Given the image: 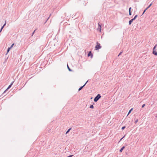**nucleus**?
Instances as JSON below:
<instances>
[{"label": "nucleus", "mask_w": 157, "mask_h": 157, "mask_svg": "<svg viewBox=\"0 0 157 157\" xmlns=\"http://www.w3.org/2000/svg\"><path fill=\"white\" fill-rule=\"evenodd\" d=\"M157 46V44H156L153 48L152 53L154 55L157 56V52H156V49H155L156 47Z\"/></svg>", "instance_id": "obj_1"}, {"label": "nucleus", "mask_w": 157, "mask_h": 157, "mask_svg": "<svg viewBox=\"0 0 157 157\" xmlns=\"http://www.w3.org/2000/svg\"><path fill=\"white\" fill-rule=\"evenodd\" d=\"M101 96L100 94H98L94 98V102H97L101 98Z\"/></svg>", "instance_id": "obj_2"}, {"label": "nucleus", "mask_w": 157, "mask_h": 157, "mask_svg": "<svg viewBox=\"0 0 157 157\" xmlns=\"http://www.w3.org/2000/svg\"><path fill=\"white\" fill-rule=\"evenodd\" d=\"M97 45L95 46V48L96 50H98L101 48V46L100 43H98V42H97Z\"/></svg>", "instance_id": "obj_3"}, {"label": "nucleus", "mask_w": 157, "mask_h": 157, "mask_svg": "<svg viewBox=\"0 0 157 157\" xmlns=\"http://www.w3.org/2000/svg\"><path fill=\"white\" fill-rule=\"evenodd\" d=\"M98 26L97 29V30L98 31H99V32H101V25L99 24V23H98Z\"/></svg>", "instance_id": "obj_4"}, {"label": "nucleus", "mask_w": 157, "mask_h": 157, "mask_svg": "<svg viewBox=\"0 0 157 157\" xmlns=\"http://www.w3.org/2000/svg\"><path fill=\"white\" fill-rule=\"evenodd\" d=\"M88 82V81H86V82L82 86H81L79 89H78V90L79 91H80V90H81L82 88H83L85 86V85H86V84L87 83V82Z\"/></svg>", "instance_id": "obj_5"}, {"label": "nucleus", "mask_w": 157, "mask_h": 157, "mask_svg": "<svg viewBox=\"0 0 157 157\" xmlns=\"http://www.w3.org/2000/svg\"><path fill=\"white\" fill-rule=\"evenodd\" d=\"M13 82H12L8 86L7 88L5 91L4 92L6 91L8 89H10L11 86L13 84Z\"/></svg>", "instance_id": "obj_6"}, {"label": "nucleus", "mask_w": 157, "mask_h": 157, "mask_svg": "<svg viewBox=\"0 0 157 157\" xmlns=\"http://www.w3.org/2000/svg\"><path fill=\"white\" fill-rule=\"evenodd\" d=\"M88 56H91V58H92L93 56V55L92 53L91 52H90L88 54Z\"/></svg>", "instance_id": "obj_7"}, {"label": "nucleus", "mask_w": 157, "mask_h": 157, "mask_svg": "<svg viewBox=\"0 0 157 157\" xmlns=\"http://www.w3.org/2000/svg\"><path fill=\"white\" fill-rule=\"evenodd\" d=\"M134 20L132 19L131 20H130L129 21V25H130L132 23V21H134Z\"/></svg>", "instance_id": "obj_8"}, {"label": "nucleus", "mask_w": 157, "mask_h": 157, "mask_svg": "<svg viewBox=\"0 0 157 157\" xmlns=\"http://www.w3.org/2000/svg\"><path fill=\"white\" fill-rule=\"evenodd\" d=\"M132 9V8L131 7H130L129 8V15H132V13H131V9Z\"/></svg>", "instance_id": "obj_9"}, {"label": "nucleus", "mask_w": 157, "mask_h": 157, "mask_svg": "<svg viewBox=\"0 0 157 157\" xmlns=\"http://www.w3.org/2000/svg\"><path fill=\"white\" fill-rule=\"evenodd\" d=\"M125 148L124 146H123L122 147V148L120 149V151L121 152H122L123 150Z\"/></svg>", "instance_id": "obj_10"}, {"label": "nucleus", "mask_w": 157, "mask_h": 157, "mask_svg": "<svg viewBox=\"0 0 157 157\" xmlns=\"http://www.w3.org/2000/svg\"><path fill=\"white\" fill-rule=\"evenodd\" d=\"M67 67L68 68V70L70 71H72V70L70 68V67H69V66H68V64H67Z\"/></svg>", "instance_id": "obj_11"}, {"label": "nucleus", "mask_w": 157, "mask_h": 157, "mask_svg": "<svg viewBox=\"0 0 157 157\" xmlns=\"http://www.w3.org/2000/svg\"><path fill=\"white\" fill-rule=\"evenodd\" d=\"M133 110V108L131 109L130 110H129V111L128 112V114L127 116H128L129 114Z\"/></svg>", "instance_id": "obj_12"}, {"label": "nucleus", "mask_w": 157, "mask_h": 157, "mask_svg": "<svg viewBox=\"0 0 157 157\" xmlns=\"http://www.w3.org/2000/svg\"><path fill=\"white\" fill-rule=\"evenodd\" d=\"M71 128H69V129H68V130L66 132V134H67L68 133V132H69L70 130H71Z\"/></svg>", "instance_id": "obj_13"}, {"label": "nucleus", "mask_w": 157, "mask_h": 157, "mask_svg": "<svg viewBox=\"0 0 157 157\" xmlns=\"http://www.w3.org/2000/svg\"><path fill=\"white\" fill-rule=\"evenodd\" d=\"M11 49V48L10 47L8 48L6 54H7L9 52V51H10Z\"/></svg>", "instance_id": "obj_14"}, {"label": "nucleus", "mask_w": 157, "mask_h": 157, "mask_svg": "<svg viewBox=\"0 0 157 157\" xmlns=\"http://www.w3.org/2000/svg\"><path fill=\"white\" fill-rule=\"evenodd\" d=\"M137 16H138L137 15H136L133 18H132V19L134 20H135L136 19L137 17Z\"/></svg>", "instance_id": "obj_15"}, {"label": "nucleus", "mask_w": 157, "mask_h": 157, "mask_svg": "<svg viewBox=\"0 0 157 157\" xmlns=\"http://www.w3.org/2000/svg\"><path fill=\"white\" fill-rule=\"evenodd\" d=\"M90 108L91 109H93L94 108V106L93 105H92L90 106Z\"/></svg>", "instance_id": "obj_16"}, {"label": "nucleus", "mask_w": 157, "mask_h": 157, "mask_svg": "<svg viewBox=\"0 0 157 157\" xmlns=\"http://www.w3.org/2000/svg\"><path fill=\"white\" fill-rule=\"evenodd\" d=\"M152 3H151L150 4V5L147 7V9H148L150 8V7L152 5Z\"/></svg>", "instance_id": "obj_17"}, {"label": "nucleus", "mask_w": 157, "mask_h": 157, "mask_svg": "<svg viewBox=\"0 0 157 157\" xmlns=\"http://www.w3.org/2000/svg\"><path fill=\"white\" fill-rule=\"evenodd\" d=\"M123 52V51H121L120 52V53L118 55V56H120L122 53Z\"/></svg>", "instance_id": "obj_18"}, {"label": "nucleus", "mask_w": 157, "mask_h": 157, "mask_svg": "<svg viewBox=\"0 0 157 157\" xmlns=\"http://www.w3.org/2000/svg\"><path fill=\"white\" fill-rule=\"evenodd\" d=\"M51 14H50V15H49V17L48 18V19H47V20L46 21H45V23H46L47 22V21L48 20V19H49V17H50L51 16Z\"/></svg>", "instance_id": "obj_19"}, {"label": "nucleus", "mask_w": 157, "mask_h": 157, "mask_svg": "<svg viewBox=\"0 0 157 157\" xmlns=\"http://www.w3.org/2000/svg\"><path fill=\"white\" fill-rule=\"evenodd\" d=\"M14 45V44H13L11 45L10 46V48H11L13 46V45Z\"/></svg>", "instance_id": "obj_20"}, {"label": "nucleus", "mask_w": 157, "mask_h": 157, "mask_svg": "<svg viewBox=\"0 0 157 157\" xmlns=\"http://www.w3.org/2000/svg\"><path fill=\"white\" fill-rule=\"evenodd\" d=\"M125 128V126H123V127H122V128H121V129L122 130H123Z\"/></svg>", "instance_id": "obj_21"}, {"label": "nucleus", "mask_w": 157, "mask_h": 157, "mask_svg": "<svg viewBox=\"0 0 157 157\" xmlns=\"http://www.w3.org/2000/svg\"><path fill=\"white\" fill-rule=\"evenodd\" d=\"M138 122V119H137L135 122V123L136 124Z\"/></svg>", "instance_id": "obj_22"}, {"label": "nucleus", "mask_w": 157, "mask_h": 157, "mask_svg": "<svg viewBox=\"0 0 157 157\" xmlns=\"http://www.w3.org/2000/svg\"><path fill=\"white\" fill-rule=\"evenodd\" d=\"M145 104H143L142 106V107L144 108V106H145Z\"/></svg>", "instance_id": "obj_23"}, {"label": "nucleus", "mask_w": 157, "mask_h": 157, "mask_svg": "<svg viewBox=\"0 0 157 157\" xmlns=\"http://www.w3.org/2000/svg\"><path fill=\"white\" fill-rule=\"evenodd\" d=\"M73 156V155H70L67 156V157H72Z\"/></svg>", "instance_id": "obj_24"}, {"label": "nucleus", "mask_w": 157, "mask_h": 157, "mask_svg": "<svg viewBox=\"0 0 157 157\" xmlns=\"http://www.w3.org/2000/svg\"><path fill=\"white\" fill-rule=\"evenodd\" d=\"M6 21H5V23L4 24V25H3V26H4V27L6 25Z\"/></svg>", "instance_id": "obj_25"}, {"label": "nucleus", "mask_w": 157, "mask_h": 157, "mask_svg": "<svg viewBox=\"0 0 157 157\" xmlns=\"http://www.w3.org/2000/svg\"><path fill=\"white\" fill-rule=\"evenodd\" d=\"M145 11H146V10H144L143 12L142 15L145 12Z\"/></svg>", "instance_id": "obj_26"}, {"label": "nucleus", "mask_w": 157, "mask_h": 157, "mask_svg": "<svg viewBox=\"0 0 157 157\" xmlns=\"http://www.w3.org/2000/svg\"><path fill=\"white\" fill-rule=\"evenodd\" d=\"M3 28H4V26H2L1 27V30H2V29H3Z\"/></svg>", "instance_id": "obj_27"}, {"label": "nucleus", "mask_w": 157, "mask_h": 157, "mask_svg": "<svg viewBox=\"0 0 157 157\" xmlns=\"http://www.w3.org/2000/svg\"><path fill=\"white\" fill-rule=\"evenodd\" d=\"M124 136H123L122 138H121V139H120V141L124 137Z\"/></svg>", "instance_id": "obj_28"}, {"label": "nucleus", "mask_w": 157, "mask_h": 157, "mask_svg": "<svg viewBox=\"0 0 157 157\" xmlns=\"http://www.w3.org/2000/svg\"><path fill=\"white\" fill-rule=\"evenodd\" d=\"M35 30H34L33 32V33L34 34V33L35 32Z\"/></svg>", "instance_id": "obj_29"}, {"label": "nucleus", "mask_w": 157, "mask_h": 157, "mask_svg": "<svg viewBox=\"0 0 157 157\" xmlns=\"http://www.w3.org/2000/svg\"><path fill=\"white\" fill-rule=\"evenodd\" d=\"M147 9V7L145 10H146V11L147 9Z\"/></svg>", "instance_id": "obj_30"}, {"label": "nucleus", "mask_w": 157, "mask_h": 157, "mask_svg": "<svg viewBox=\"0 0 157 157\" xmlns=\"http://www.w3.org/2000/svg\"><path fill=\"white\" fill-rule=\"evenodd\" d=\"M33 34H34L33 33L32 34V36H33Z\"/></svg>", "instance_id": "obj_31"}, {"label": "nucleus", "mask_w": 157, "mask_h": 157, "mask_svg": "<svg viewBox=\"0 0 157 157\" xmlns=\"http://www.w3.org/2000/svg\"><path fill=\"white\" fill-rule=\"evenodd\" d=\"M2 30H1V29H0V33H1L2 31Z\"/></svg>", "instance_id": "obj_32"}]
</instances>
